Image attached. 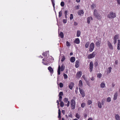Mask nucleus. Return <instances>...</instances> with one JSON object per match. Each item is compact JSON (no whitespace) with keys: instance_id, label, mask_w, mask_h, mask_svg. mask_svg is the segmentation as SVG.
Here are the masks:
<instances>
[{"instance_id":"f257e3e1","label":"nucleus","mask_w":120,"mask_h":120,"mask_svg":"<svg viewBox=\"0 0 120 120\" xmlns=\"http://www.w3.org/2000/svg\"><path fill=\"white\" fill-rule=\"evenodd\" d=\"M94 16L98 19H100L101 18V15L99 14L96 9L94 10Z\"/></svg>"},{"instance_id":"f03ea898","label":"nucleus","mask_w":120,"mask_h":120,"mask_svg":"<svg viewBox=\"0 0 120 120\" xmlns=\"http://www.w3.org/2000/svg\"><path fill=\"white\" fill-rule=\"evenodd\" d=\"M107 17L109 18H114L116 17V14L114 13H113L112 11H111L109 14L108 15Z\"/></svg>"},{"instance_id":"7ed1b4c3","label":"nucleus","mask_w":120,"mask_h":120,"mask_svg":"<svg viewBox=\"0 0 120 120\" xmlns=\"http://www.w3.org/2000/svg\"><path fill=\"white\" fill-rule=\"evenodd\" d=\"M70 105L72 109H74L75 108V100L72 99L70 101Z\"/></svg>"},{"instance_id":"20e7f679","label":"nucleus","mask_w":120,"mask_h":120,"mask_svg":"<svg viewBox=\"0 0 120 120\" xmlns=\"http://www.w3.org/2000/svg\"><path fill=\"white\" fill-rule=\"evenodd\" d=\"M94 48V44L93 43H92L90 44L89 51L91 52L93 51Z\"/></svg>"},{"instance_id":"39448f33","label":"nucleus","mask_w":120,"mask_h":120,"mask_svg":"<svg viewBox=\"0 0 120 120\" xmlns=\"http://www.w3.org/2000/svg\"><path fill=\"white\" fill-rule=\"evenodd\" d=\"M96 54V52H93L92 54L89 55L88 56V59H90L94 57Z\"/></svg>"},{"instance_id":"423d86ee","label":"nucleus","mask_w":120,"mask_h":120,"mask_svg":"<svg viewBox=\"0 0 120 120\" xmlns=\"http://www.w3.org/2000/svg\"><path fill=\"white\" fill-rule=\"evenodd\" d=\"M89 68L90 69V72L92 71L93 68V63L92 61L90 62L89 64Z\"/></svg>"},{"instance_id":"0eeeda50","label":"nucleus","mask_w":120,"mask_h":120,"mask_svg":"<svg viewBox=\"0 0 120 120\" xmlns=\"http://www.w3.org/2000/svg\"><path fill=\"white\" fill-rule=\"evenodd\" d=\"M107 43L108 45L109 49L111 50H112L113 49V47L111 43L109 41H107Z\"/></svg>"},{"instance_id":"6e6552de","label":"nucleus","mask_w":120,"mask_h":120,"mask_svg":"<svg viewBox=\"0 0 120 120\" xmlns=\"http://www.w3.org/2000/svg\"><path fill=\"white\" fill-rule=\"evenodd\" d=\"M79 89L80 93L81 94L82 96L83 97H84L85 96V94L84 91L81 89L80 88H79Z\"/></svg>"},{"instance_id":"1a4fd4ad","label":"nucleus","mask_w":120,"mask_h":120,"mask_svg":"<svg viewBox=\"0 0 120 120\" xmlns=\"http://www.w3.org/2000/svg\"><path fill=\"white\" fill-rule=\"evenodd\" d=\"M82 72L81 71H79L76 75V77L77 78H80L82 75Z\"/></svg>"},{"instance_id":"9d476101","label":"nucleus","mask_w":120,"mask_h":120,"mask_svg":"<svg viewBox=\"0 0 120 120\" xmlns=\"http://www.w3.org/2000/svg\"><path fill=\"white\" fill-rule=\"evenodd\" d=\"M84 13L83 11L82 10L79 11L78 12V14L79 15L82 16Z\"/></svg>"},{"instance_id":"9b49d317","label":"nucleus","mask_w":120,"mask_h":120,"mask_svg":"<svg viewBox=\"0 0 120 120\" xmlns=\"http://www.w3.org/2000/svg\"><path fill=\"white\" fill-rule=\"evenodd\" d=\"M74 85V83L72 82H71L69 85V87L70 89L71 90H72V87Z\"/></svg>"},{"instance_id":"f8f14e48","label":"nucleus","mask_w":120,"mask_h":120,"mask_svg":"<svg viewBox=\"0 0 120 120\" xmlns=\"http://www.w3.org/2000/svg\"><path fill=\"white\" fill-rule=\"evenodd\" d=\"M101 42L100 41H98L96 42L95 44L96 46L97 47H99L100 46Z\"/></svg>"},{"instance_id":"ddd939ff","label":"nucleus","mask_w":120,"mask_h":120,"mask_svg":"<svg viewBox=\"0 0 120 120\" xmlns=\"http://www.w3.org/2000/svg\"><path fill=\"white\" fill-rule=\"evenodd\" d=\"M58 107L59 108L58 111V117L60 119V118H61V111L60 110V109H59V106L58 105Z\"/></svg>"},{"instance_id":"4468645a","label":"nucleus","mask_w":120,"mask_h":120,"mask_svg":"<svg viewBox=\"0 0 120 120\" xmlns=\"http://www.w3.org/2000/svg\"><path fill=\"white\" fill-rule=\"evenodd\" d=\"M48 69L49 70L50 73H53V70L52 68L50 66H49L48 68Z\"/></svg>"},{"instance_id":"2eb2a0df","label":"nucleus","mask_w":120,"mask_h":120,"mask_svg":"<svg viewBox=\"0 0 120 120\" xmlns=\"http://www.w3.org/2000/svg\"><path fill=\"white\" fill-rule=\"evenodd\" d=\"M74 43L78 44L80 43V40L79 38H76L74 41Z\"/></svg>"},{"instance_id":"dca6fc26","label":"nucleus","mask_w":120,"mask_h":120,"mask_svg":"<svg viewBox=\"0 0 120 120\" xmlns=\"http://www.w3.org/2000/svg\"><path fill=\"white\" fill-rule=\"evenodd\" d=\"M79 61L78 60H76L75 62V66L76 68H78L79 66Z\"/></svg>"},{"instance_id":"f3484780","label":"nucleus","mask_w":120,"mask_h":120,"mask_svg":"<svg viewBox=\"0 0 120 120\" xmlns=\"http://www.w3.org/2000/svg\"><path fill=\"white\" fill-rule=\"evenodd\" d=\"M93 19L92 18V17H89L87 18V22L88 24L90 23V21L91 20H92Z\"/></svg>"},{"instance_id":"a211bd4d","label":"nucleus","mask_w":120,"mask_h":120,"mask_svg":"<svg viewBox=\"0 0 120 120\" xmlns=\"http://www.w3.org/2000/svg\"><path fill=\"white\" fill-rule=\"evenodd\" d=\"M70 61L72 63L74 62L75 60V58L74 57H72L70 58Z\"/></svg>"},{"instance_id":"6ab92c4d","label":"nucleus","mask_w":120,"mask_h":120,"mask_svg":"<svg viewBox=\"0 0 120 120\" xmlns=\"http://www.w3.org/2000/svg\"><path fill=\"white\" fill-rule=\"evenodd\" d=\"M65 66H64V64H62L61 65V67L60 68L61 71H63L64 69Z\"/></svg>"},{"instance_id":"aec40b11","label":"nucleus","mask_w":120,"mask_h":120,"mask_svg":"<svg viewBox=\"0 0 120 120\" xmlns=\"http://www.w3.org/2000/svg\"><path fill=\"white\" fill-rule=\"evenodd\" d=\"M112 69V68L111 67H110L108 68L107 69V73L109 74L110 73Z\"/></svg>"},{"instance_id":"412c9836","label":"nucleus","mask_w":120,"mask_h":120,"mask_svg":"<svg viewBox=\"0 0 120 120\" xmlns=\"http://www.w3.org/2000/svg\"><path fill=\"white\" fill-rule=\"evenodd\" d=\"M119 36L118 34L116 35L114 37V40H117L119 38Z\"/></svg>"},{"instance_id":"4be33fe9","label":"nucleus","mask_w":120,"mask_h":120,"mask_svg":"<svg viewBox=\"0 0 120 120\" xmlns=\"http://www.w3.org/2000/svg\"><path fill=\"white\" fill-rule=\"evenodd\" d=\"M60 66L59 65L57 71L58 74V75H60Z\"/></svg>"},{"instance_id":"5701e85b","label":"nucleus","mask_w":120,"mask_h":120,"mask_svg":"<svg viewBox=\"0 0 120 120\" xmlns=\"http://www.w3.org/2000/svg\"><path fill=\"white\" fill-rule=\"evenodd\" d=\"M80 32L79 30H78L77 31V33L76 34V36L77 37H79L80 35Z\"/></svg>"},{"instance_id":"b1692460","label":"nucleus","mask_w":120,"mask_h":120,"mask_svg":"<svg viewBox=\"0 0 120 120\" xmlns=\"http://www.w3.org/2000/svg\"><path fill=\"white\" fill-rule=\"evenodd\" d=\"M115 118L117 120H120V117L118 114H117L116 115Z\"/></svg>"},{"instance_id":"393cba45","label":"nucleus","mask_w":120,"mask_h":120,"mask_svg":"<svg viewBox=\"0 0 120 120\" xmlns=\"http://www.w3.org/2000/svg\"><path fill=\"white\" fill-rule=\"evenodd\" d=\"M98 107L99 108H101L102 106L101 105V102L98 101Z\"/></svg>"},{"instance_id":"a878e982","label":"nucleus","mask_w":120,"mask_h":120,"mask_svg":"<svg viewBox=\"0 0 120 120\" xmlns=\"http://www.w3.org/2000/svg\"><path fill=\"white\" fill-rule=\"evenodd\" d=\"M79 85L80 87H81L82 86V83L81 80H80L79 82Z\"/></svg>"},{"instance_id":"bb28decb","label":"nucleus","mask_w":120,"mask_h":120,"mask_svg":"<svg viewBox=\"0 0 120 120\" xmlns=\"http://www.w3.org/2000/svg\"><path fill=\"white\" fill-rule=\"evenodd\" d=\"M89 44V42H86L85 45V47L86 48H87L88 47Z\"/></svg>"},{"instance_id":"cd10ccee","label":"nucleus","mask_w":120,"mask_h":120,"mask_svg":"<svg viewBox=\"0 0 120 120\" xmlns=\"http://www.w3.org/2000/svg\"><path fill=\"white\" fill-rule=\"evenodd\" d=\"M59 35L60 37L62 38H63L64 37V34L63 33L61 32L60 33Z\"/></svg>"},{"instance_id":"c85d7f7f","label":"nucleus","mask_w":120,"mask_h":120,"mask_svg":"<svg viewBox=\"0 0 120 120\" xmlns=\"http://www.w3.org/2000/svg\"><path fill=\"white\" fill-rule=\"evenodd\" d=\"M117 96V94L116 93L114 95V100H115L116 99Z\"/></svg>"},{"instance_id":"c756f323","label":"nucleus","mask_w":120,"mask_h":120,"mask_svg":"<svg viewBox=\"0 0 120 120\" xmlns=\"http://www.w3.org/2000/svg\"><path fill=\"white\" fill-rule=\"evenodd\" d=\"M64 102L67 103L68 101V99L66 98H65L64 99Z\"/></svg>"},{"instance_id":"7c9ffc66","label":"nucleus","mask_w":120,"mask_h":120,"mask_svg":"<svg viewBox=\"0 0 120 120\" xmlns=\"http://www.w3.org/2000/svg\"><path fill=\"white\" fill-rule=\"evenodd\" d=\"M66 45L68 47L70 46L71 45V44L68 41H67L66 42Z\"/></svg>"},{"instance_id":"2f4dec72","label":"nucleus","mask_w":120,"mask_h":120,"mask_svg":"<svg viewBox=\"0 0 120 120\" xmlns=\"http://www.w3.org/2000/svg\"><path fill=\"white\" fill-rule=\"evenodd\" d=\"M105 85L104 83H101V87L102 88H103L104 87Z\"/></svg>"},{"instance_id":"473e14b6","label":"nucleus","mask_w":120,"mask_h":120,"mask_svg":"<svg viewBox=\"0 0 120 120\" xmlns=\"http://www.w3.org/2000/svg\"><path fill=\"white\" fill-rule=\"evenodd\" d=\"M65 59V57L64 56H62V59L61 60V61L62 62Z\"/></svg>"},{"instance_id":"72a5a7b5","label":"nucleus","mask_w":120,"mask_h":120,"mask_svg":"<svg viewBox=\"0 0 120 120\" xmlns=\"http://www.w3.org/2000/svg\"><path fill=\"white\" fill-rule=\"evenodd\" d=\"M51 1L52 3L53 6L54 8L55 5L54 0H51Z\"/></svg>"},{"instance_id":"f704fd0d","label":"nucleus","mask_w":120,"mask_h":120,"mask_svg":"<svg viewBox=\"0 0 120 120\" xmlns=\"http://www.w3.org/2000/svg\"><path fill=\"white\" fill-rule=\"evenodd\" d=\"M105 99H103L101 101V104L102 105H104L105 103Z\"/></svg>"},{"instance_id":"c9c22d12","label":"nucleus","mask_w":120,"mask_h":120,"mask_svg":"<svg viewBox=\"0 0 120 120\" xmlns=\"http://www.w3.org/2000/svg\"><path fill=\"white\" fill-rule=\"evenodd\" d=\"M75 116L78 119L80 118V115L78 113L76 114Z\"/></svg>"},{"instance_id":"e433bc0d","label":"nucleus","mask_w":120,"mask_h":120,"mask_svg":"<svg viewBox=\"0 0 120 120\" xmlns=\"http://www.w3.org/2000/svg\"><path fill=\"white\" fill-rule=\"evenodd\" d=\"M62 12L61 11H60L59 12V17H60L62 16Z\"/></svg>"},{"instance_id":"4c0bfd02","label":"nucleus","mask_w":120,"mask_h":120,"mask_svg":"<svg viewBox=\"0 0 120 120\" xmlns=\"http://www.w3.org/2000/svg\"><path fill=\"white\" fill-rule=\"evenodd\" d=\"M101 73H98L97 74V77L99 78H100L101 76Z\"/></svg>"},{"instance_id":"58836bf2","label":"nucleus","mask_w":120,"mask_h":120,"mask_svg":"<svg viewBox=\"0 0 120 120\" xmlns=\"http://www.w3.org/2000/svg\"><path fill=\"white\" fill-rule=\"evenodd\" d=\"M73 18V15L72 14H71L70 15V19L71 20Z\"/></svg>"},{"instance_id":"ea45409f","label":"nucleus","mask_w":120,"mask_h":120,"mask_svg":"<svg viewBox=\"0 0 120 120\" xmlns=\"http://www.w3.org/2000/svg\"><path fill=\"white\" fill-rule=\"evenodd\" d=\"M64 105V102L63 101H61L60 103V106L61 107H63Z\"/></svg>"},{"instance_id":"a19ab883","label":"nucleus","mask_w":120,"mask_h":120,"mask_svg":"<svg viewBox=\"0 0 120 120\" xmlns=\"http://www.w3.org/2000/svg\"><path fill=\"white\" fill-rule=\"evenodd\" d=\"M64 2L62 1L60 3V5L62 7H63L64 6Z\"/></svg>"},{"instance_id":"79ce46f5","label":"nucleus","mask_w":120,"mask_h":120,"mask_svg":"<svg viewBox=\"0 0 120 120\" xmlns=\"http://www.w3.org/2000/svg\"><path fill=\"white\" fill-rule=\"evenodd\" d=\"M63 76H64V78L65 79H67L68 78L67 75L65 73H64Z\"/></svg>"},{"instance_id":"37998d69","label":"nucleus","mask_w":120,"mask_h":120,"mask_svg":"<svg viewBox=\"0 0 120 120\" xmlns=\"http://www.w3.org/2000/svg\"><path fill=\"white\" fill-rule=\"evenodd\" d=\"M92 103L91 101L90 100H88V104L89 105L91 104Z\"/></svg>"},{"instance_id":"c03bdc74","label":"nucleus","mask_w":120,"mask_h":120,"mask_svg":"<svg viewBox=\"0 0 120 120\" xmlns=\"http://www.w3.org/2000/svg\"><path fill=\"white\" fill-rule=\"evenodd\" d=\"M59 86L60 88H62L63 87V84L62 83L60 82L59 84Z\"/></svg>"},{"instance_id":"a18cd8bd","label":"nucleus","mask_w":120,"mask_h":120,"mask_svg":"<svg viewBox=\"0 0 120 120\" xmlns=\"http://www.w3.org/2000/svg\"><path fill=\"white\" fill-rule=\"evenodd\" d=\"M111 101V99L110 97H108L107 99V101L108 102H109Z\"/></svg>"},{"instance_id":"49530a36","label":"nucleus","mask_w":120,"mask_h":120,"mask_svg":"<svg viewBox=\"0 0 120 120\" xmlns=\"http://www.w3.org/2000/svg\"><path fill=\"white\" fill-rule=\"evenodd\" d=\"M85 104L84 103H82L81 104V106L82 108H84L85 106Z\"/></svg>"},{"instance_id":"de8ad7c7","label":"nucleus","mask_w":120,"mask_h":120,"mask_svg":"<svg viewBox=\"0 0 120 120\" xmlns=\"http://www.w3.org/2000/svg\"><path fill=\"white\" fill-rule=\"evenodd\" d=\"M67 20L66 19H63V22L64 23H67Z\"/></svg>"},{"instance_id":"09e8293b","label":"nucleus","mask_w":120,"mask_h":120,"mask_svg":"<svg viewBox=\"0 0 120 120\" xmlns=\"http://www.w3.org/2000/svg\"><path fill=\"white\" fill-rule=\"evenodd\" d=\"M63 95V92H60L59 93V96H62Z\"/></svg>"},{"instance_id":"8fccbe9b","label":"nucleus","mask_w":120,"mask_h":120,"mask_svg":"<svg viewBox=\"0 0 120 120\" xmlns=\"http://www.w3.org/2000/svg\"><path fill=\"white\" fill-rule=\"evenodd\" d=\"M68 12V11H64V13L65 16H66V15H67Z\"/></svg>"},{"instance_id":"3c124183","label":"nucleus","mask_w":120,"mask_h":120,"mask_svg":"<svg viewBox=\"0 0 120 120\" xmlns=\"http://www.w3.org/2000/svg\"><path fill=\"white\" fill-rule=\"evenodd\" d=\"M117 49L118 50L120 49V45L117 44Z\"/></svg>"},{"instance_id":"603ef678","label":"nucleus","mask_w":120,"mask_h":120,"mask_svg":"<svg viewBox=\"0 0 120 120\" xmlns=\"http://www.w3.org/2000/svg\"><path fill=\"white\" fill-rule=\"evenodd\" d=\"M42 55L43 56H45L46 57L47 56V54H45V52H44L42 54Z\"/></svg>"},{"instance_id":"864d4df0","label":"nucleus","mask_w":120,"mask_h":120,"mask_svg":"<svg viewBox=\"0 0 120 120\" xmlns=\"http://www.w3.org/2000/svg\"><path fill=\"white\" fill-rule=\"evenodd\" d=\"M95 66L96 67L98 65V62L97 61L95 62L94 64Z\"/></svg>"},{"instance_id":"5fc2aeb1","label":"nucleus","mask_w":120,"mask_h":120,"mask_svg":"<svg viewBox=\"0 0 120 120\" xmlns=\"http://www.w3.org/2000/svg\"><path fill=\"white\" fill-rule=\"evenodd\" d=\"M95 5L94 4H93L91 6V7L93 8H94L95 7Z\"/></svg>"},{"instance_id":"6e6d98bb","label":"nucleus","mask_w":120,"mask_h":120,"mask_svg":"<svg viewBox=\"0 0 120 120\" xmlns=\"http://www.w3.org/2000/svg\"><path fill=\"white\" fill-rule=\"evenodd\" d=\"M70 103V101H68V103L67 105V107H68L69 106Z\"/></svg>"},{"instance_id":"4d7b16f0","label":"nucleus","mask_w":120,"mask_h":120,"mask_svg":"<svg viewBox=\"0 0 120 120\" xmlns=\"http://www.w3.org/2000/svg\"><path fill=\"white\" fill-rule=\"evenodd\" d=\"M74 25L75 26H77L78 25V23L75 22H74Z\"/></svg>"},{"instance_id":"13d9d810","label":"nucleus","mask_w":120,"mask_h":120,"mask_svg":"<svg viewBox=\"0 0 120 120\" xmlns=\"http://www.w3.org/2000/svg\"><path fill=\"white\" fill-rule=\"evenodd\" d=\"M62 112L63 115H64L65 114V111L64 110H62Z\"/></svg>"},{"instance_id":"bf43d9fd","label":"nucleus","mask_w":120,"mask_h":120,"mask_svg":"<svg viewBox=\"0 0 120 120\" xmlns=\"http://www.w3.org/2000/svg\"><path fill=\"white\" fill-rule=\"evenodd\" d=\"M68 116L69 117H70L71 118L72 117V115L70 113H69L68 115Z\"/></svg>"},{"instance_id":"052dcab7","label":"nucleus","mask_w":120,"mask_h":120,"mask_svg":"<svg viewBox=\"0 0 120 120\" xmlns=\"http://www.w3.org/2000/svg\"><path fill=\"white\" fill-rule=\"evenodd\" d=\"M91 80L92 81L94 80V78L93 77L92 78H90Z\"/></svg>"},{"instance_id":"680f3d73","label":"nucleus","mask_w":120,"mask_h":120,"mask_svg":"<svg viewBox=\"0 0 120 120\" xmlns=\"http://www.w3.org/2000/svg\"><path fill=\"white\" fill-rule=\"evenodd\" d=\"M117 1L118 4H120V0H117Z\"/></svg>"},{"instance_id":"e2e57ef3","label":"nucleus","mask_w":120,"mask_h":120,"mask_svg":"<svg viewBox=\"0 0 120 120\" xmlns=\"http://www.w3.org/2000/svg\"><path fill=\"white\" fill-rule=\"evenodd\" d=\"M45 52V54H47V56L48 54V55L49 56V51L46 52Z\"/></svg>"},{"instance_id":"0e129e2a","label":"nucleus","mask_w":120,"mask_h":120,"mask_svg":"<svg viewBox=\"0 0 120 120\" xmlns=\"http://www.w3.org/2000/svg\"><path fill=\"white\" fill-rule=\"evenodd\" d=\"M117 41V40H114V44H115Z\"/></svg>"},{"instance_id":"69168bd1","label":"nucleus","mask_w":120,"mask_h":120,"mask_svg":"<svg viewBox=\"0 0 120 120\" xmlns=\"http://www.w3.org/2000/svg\"><path fill=\"white\" fill-rule=\"evenodd\" d=\"M118 44H119V45H120V40H118Z\"/></svg>"},{"instance_id":"338daca9","label":"nucleus","mask_w":120,"mask_h":120,"mask_svg":"<svg viewBox=\"0 0 120 120\" xmlns=\"http://www.w3.org/2000/svg\"><path fill=\"white\" fill-rule=\"evenodd\" d=\"M79 8V6L77 5L76 6V8L78 9Z\"/></svg>"},{"instance_id":"774afa93","label":"nucleus","mask_w":120,"mask_h":120,"mask_svg":"<svg viewBox=\"0 0 120 120\" xmlns=\"http://www.w3.org/2000/svg\"><path fill=\"white\" fill-rule=\"evenodd\" d=\"M88 120H93L92 119V118H89L88 119Z\"/></svg>"}]
</instances>
